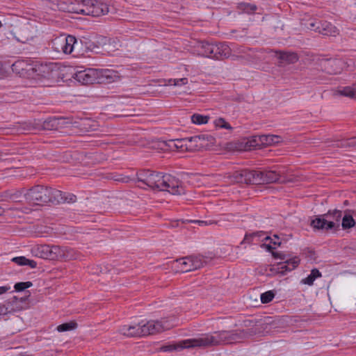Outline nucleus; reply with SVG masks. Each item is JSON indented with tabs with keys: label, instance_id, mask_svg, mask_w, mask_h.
<instances>
[{
	"label": "nucleus",
	"instance_id": "nucleus-1",
	"mask_svg": "<svg viewBox=\"0 0 356 356\" xmlns=\"http://www.w3.org/2000/svg\"><path fill=\"white\" fill-rule=\"evenodd\" d=\"M257 333V329L254 327L234 331L216 332L213 334H204L197 338L181 341L175 344L163 346L161 350L163 352H170L183 348H207L222 343H237L248 339Z\"/></svg>",
	"mask_w": 356,
	"mask_h": 356
},
{
	"label": "nucleus",
	"instance_id": "nucleus-2",
	"mask_svg": "<svg viewBox=\"0 0 356 356\" xmlns=\"http://www.w3.org/2000/svg\"><path fill=\"white\" fill-rule=\"evenodd\" d=\"M59 8L65 12L100 17L109 13L108 0H67Z\"/></svg>",
	"mask_w": 356,
	"mask_h": 356
},
{
	"label": "nucleus",
	"instance_id": "nucleus-3",
	"mask_svg": "<svg viewBox=\"0 0 356 356\" xmlns=\"http://www.w3.org/2000/svg\"><path fill=\"white\" fill-rule=\"evenodd\" d=\"M74 79L83 85L111 83L120 79L118 72L112 69L88 68L75 73Z\"/></svg>",
	"mask_w": 356,
	"mask_h": 356
},
{
	"label": "nucleus",
	"instance_id": "nucleus-4",
	"mask_svg": "<svg viewBox=\"0 0 356 356\" xmlns=\"http://www.w3.org/2000/svg\"><path fill=\"white\" fill-rule=\"evenodd\" d=\"M24 198L29 203L36 205L49 202L57 204L63 200L60 191L42 185L35 186L26 191Z\"/></svg>",
	"mask_w": 356,
	"mask_h": 356
},
{
	"label": "nucleus",
	"instance_id": "nucleus-5",
	"mask_svg": "<svg viewBox=\"0 0 356 356\" xmlns=\"http://www.w3.org/2000/svg\"><path fill=\"white\" fill-rule=\"evenodd\" d=\"M342 211L334 209L316 216L311 221L310 225L314 229L336 232L339 229Z\"/></svg>",
	"mask_w": 356,
	"mask_h": 356
},
{
	"label": "nucleus",
	"instance_id": "nucleus-6",
	"mask_svg": "<svg viewBox=\"0 0 356 356\" xmlns=\"http://www.w3.org/2000/svg\"><path fill=\"white\" fill-rule=\"evenodd\" d=\"M76 42V38L73 35H61L51 41V49L57 53L70 54Z\"/></svg>",
	"mask_w": 356,
	"mask_h": 356
},
{
	"label": "nucleus",
	"instance_id": "nucleus-7",
	"mask_svg": "<svg viewBox=\"0 0 356 356\" xmlns=\"http://www.w3.org/2000/svg\"><path fill=\"white\" fill-rule=\"evenodd\" d=\"M57 72L56 66L54 63H41L38 61H33V71L30 79H51Z\"/></svg>",
	"mask_w": 356,
	"mask_h": 356
},
{
	"label": "nucleus",
	"instance_id": "nucleus-8",
	"mask_svg": "<svg viewBox=\"0 0 356 356\" xmlns=\"http://www.w3.org/2000/svg\"><path fill=\"white\" fill-rule=\"evenodd\" d=\"M163 175L149 170H142L137 173L138 181L152 188L160 189Z\"/></svg>",
	"mask_w": 356,
	"mask_h": 356
},
{
	"label": "nucleus",
	"instance_id": "nucleus-9",
	"mask_svg": "<svg viewBox=\"0 0 356 356\" xmlns=\"http://www.w3.org/2000/svg\"><path fill=\"white\" fill-rule=\"evenodd\" d=\"M49 259L72 260L78 258V253L73 249L58 245H49Z\"/></svg>",
	"mask_w": 356,
	"mask_h": 356
},
{
	"label": "nucleus",
	"instance_id": "nucleus-10",
	"mask_svg": "<svg viewBox=\"0 0 356 356\" xmlns=\"http://www.w3.org/2000/svg\"><path fill=\"white\" fill-rule=\"evenodd\" d=\"M173 324L169 323L167 320L149 321L146 323H140L143 337L154 334L165 330L170 329Z\"/></svg>",
	"mask_w": 356,
	"mask_h": 356
},
{
	"label": "nucleus",
	"instance_id": "nucleus-11",
	"mask_svg": "<svg viewBox=\"0 0 356 356\" xmlns=\"http://www.w3.org/2000/svg\"><path fill=\"white\" fill-rule=\"evenodd\" d=\"M160 191H168L172 195L184 194L185 189L179 179L171 175H163Z\"/></svg>",
	"mask_w": 356,
	"mask_h": 356
},
{
	"label": "nucleus",
	"instance_id": "nucleus-12",
	"mask_svg": "<svg viewBox=\"0 0 356 356\" xmlns=\"http://www.w3.org/2000/svg\"><path fill=\"white\" fill-rule=\"evenodd\" d=\"M323 71L330 74H340L346 67V63L340 58H325L320 60Z\"/></svg>",
	"mask_w": 356,
	"mask_h": 356
},
{
	"label": "nucleus",
	"instance_id": "nucleus-13",
	"mask_svg": "<svg viewBox=\"0 0 356 356\" xmlns=\"http://www.w3.org/2000/svg\"><path fill=\"white\" fill-rule=\"evenodd\" d=\"M177 266L181 272H188L200 268L203 266V261L198 257H186L176 260Z\"/></svg>",
	"mask_w": 356,
	"mask_h": 356
},
{
	"label": "nucleus",
	"instance_id": "nucleus-14",
	"mask_svg": "<svg viewBox=\"0 0 356 356\" xmlns=\"http://www.w3.org/2000/svg\"><path fill=\"white\" fill-rule=\"evenodd\" d=\"M33 61L30 60H19L12 65V70L20 76L30 79L33 71Z\"/></svg>",
	"mask_w": 356,
	"mask_h": 356
},
{
	"label": "nucleus",
	"instance_id": "nucleus-15",
	"mask_svg": "<svg viewBox=\"0 0 356 356\" xmlns=\"http://www.w3.org/2000/svg\"><path fill=\"white\" fill-rule=\"evenodd\" d=\"M279 142V136L274 135H263L254 136L252 140H250V146L259 147L261 145L270 146Z\"/></svg>",
	"mask_w": 356,
	"mask_h": 356
},
{
	"label": "nucleus",
	"instance_id": "nucleus-16",
	"mask_svg": "<svg viewBox=\"0 0 356 356\" xmlns=\"http://www.w3.org/2000/svg\"><path fill=\"white\" fill-rule=\"evenodd\" d=\"M17 40L22 43H26L32 40L35 37V31L33 28L27 24L22 26L15 35Z\"/></svg>",
	"mask_w": 356,
	"mask_h": 356
},
{
	"label": "nucleus",
	"instance_id": "nucleus-17",
	"mask_svg": "<svg viewBox=\"0 0 356 356\" xmlns=\"http://www.w3.org/2000/svg\"><path fill=\"white\" fill-rule=\"evenodd\" d=\"M212 58L224 59L232 54V48L225 42L213 44Z\"/></svg>",
	"mask_w": 356,
	"mask_h": 356
},
{
	"label": "nucleus",
	"instance_id": "nucleus-18",
	"mask_svg": "<svg viewBox=\"0 0 356 356\" xmlns=\"http://www.w3.org/2000/svg\"><path fill=\"white\" fill-rule=\"evenodd\" d=\"M119 333L129 337H143L141 332L140 323L130 325H124L120 327Z\"/></svg>",
	"mask_w": 356,
	"mask_h": 356
},
{
	"label": "nucleus",
	"instance_id": "nucleus-19",
	"mask_svg": "<svg viewBox=\"0 0 356 356\" xmlns=\"http://www.w3.org/2000/svg\"><path fill=\"white\" fill-rule=\"evenodd\" d=\"M190 141L191 143L194 142L197 147L202 148L207 147L209 144H213L215 142V138L211 135L202 134L192 137L190 139Z\"/></svg>",
	"mask_w": 356,
	"mask_h": 356
},
{
	"label": "nucleus",
	"instance_id": "nucleus-20",
	"mask_svg": "<svg viewBox=\"0 0 356 356\" xmlns=\"http://www.w3.org/2000/svg\"><path fill=\"white\" fill-rule=\"evenodd\" d=\"M213 44L207 42H199L196 46L197 54L202 56L212 58Z\"/></svg>",
	"mask_w": 356,
	"mask_h": 356
},
{
	"label": "nucleus",
	"instance_id": "nucleus-21",
	"mask_svg": "<svg viewBox=\"0 0 356 356\" xmlns=\"http://www.w3.org/2000/svg\"><path fill=\"white\" fill-rule=\"evenodd\" d=\"M18 301V298L14 296L6 302V305H0V316L21 310L22 307H14V304L17 303Z\"/></svg>",
	"mask_w": 356,
	"mask_h": 356
},
{
	"label": "nucleus",
	"instance_id": "nucleus-22",
	"mask_svg": "<svg viewBox=\"0 0 356 356\" xmlns=\"http://www.w3.org/2000/svg\"><path fill=\"white\" fill-rule=\"evenodd\" d=\"M300 259L298 257H295L293 258L292 267L288 266L285 262L279 263L275 268H271V270H275L277 273L284 274L286 272L294 270L299 265Z\"/></svg>",
	"mask_w": 356,
	"mask_h": 356
},
{
	"label": "nucleus",
	"instance_id": "nucleus-23",
	"mask_svg": "<svg viewBox=\"0 0 356 356\" xmlns=\"http://www.w3.org/2000/svg\"><path fill=\"white\" fill-rule=\"evenodd\" d=\"M245 184H261V171L245 170Z\"/></svg>",
	"mask_w": 356,
	"mask_h": 356
},
{
	"label": "nucleus",
	"instance_id": "nucleus-24",
	"mask_svg": "<svg viewBox=\"0 0 356 356\" xmlns=\"http://www.w3.org/2000/svg\"><path fill=\"white\" fill-rule=\"evenodd\" d=\"M318 32L325 35L335 36L339 34L337 28L327 22H321V26H318Z\"/></svg>",
	"mask_w": 356,
	"mask_h": 356
},
{
	"label": "nucleus",
	"instance_id": "nucleus-25",
	"mask_svg": "<svg viewBox=\"0 0 356 356\" xmlns=\"http://www.w3.org/2000/svg\"><path fill=\"white\" fill-rule=\"evenodd\" d=\"M261 184L276 182L280 177V174L273 170L261 171Z\"/></svg>",
	"mask_w": 356,
	"mask_h": 356
},
{
	"label": "nucleus",
	"instance_id": "nucleus-26",
	"mask_svg": "<svg viewBox=\"0 0 356 356\" xmlns=\"http://www.w3.org/2000/svg\"><path fill=\"white\" fill-rule=\"evenodd\" d=\"M278 58L288 64L295 63L298 60L297 54L294 52L277 51Z\"/></svg>",
	"mask_w": 356,
	"mask_h": 356
},
{
	"label": "nucleus",
	"instance_id": "nucleus-27",
	"mask_svg": "<svg viewBox=\"0 0 356 356\" xmlns=\"http://www.w3.org/2000/svg\"><path fill=\"white\" fill-rule=\"evenodd\" d=\"M49 245H36L32 248V253L35 257L49 259Z\"/></svg>",
	"mask_w": 356,
	"mask_h": 356
},
{
	"label": "nucleus",
	"instance_id": "nucleus-28",
	"mask_svg": "<svg viewBox=\"0 0 356 356\" xmlns=\"http://www.w3.org/2000/svg\"><path fill=\"white\" fill-rule=\"evenodd\" d=\"M12 261L15 262L19 266H29L31 268H35L37 266V263L34 260H31L25 257H16L12 259Z\"/></svg>",
	"mask_w": 356,
	"mask_h": 356
},
{
	"label": "nucleus",
	"instance_id": "nucleus-29",
	"mask_svg": "<svg viewBox=\"0 0 356 356\" xmlns=\"http://www.w3.org/2000/svg\"><path fill=\"white\" fill-rule=\"evenodd\" d=\"M321 277V272L317 268H314L311 270V273L305 279H302L301 282L305 284L311 286L314 284V280Z\"/></svg>",
	"mask_w": 356,
	"mask_h": 356
},
{
	"label": "nucleus",
	"instance_id": "nucleus-30",
	"mask_svg": "<svg viewBox=\"0 0 356 356\" xmlns=\"http://www.w3.org/2000/svg\"><path fill=\"white\" fill-rule=\"evenodd\" d=\"M356 219L353 218V216L346 214L343 218L341 217V227L343 229L352 228L356 224Z\"/></svg>",
	"mask_w": 356,
	"mask_h": 356
},
{
	"label": "nucleus",
	"instance_id": "nucleus-31",
	"mask_svg": "<svg viewBox=\"0 0 356 356\" xmlns=\"http://www.w3.org/2000/svg\"><path fill=\"white\" fill-rule=\"evenodd\" d=\"M58 118H49L44 121L42 128L46 130L58 129Z\"/></svg>",
	"mask_w": 356,
	"mask_h": 356
},
{
	"label": "nucleus",
	"instance_id": "nucleus-32",
	"mask_svg": "<svg viewBox=\"0 0 356 356\" xmlns=\"http://www.w3.org/2000/svg\"><path fill=\"white\" fill-rule=\"evenodd\" d=\"M257 6L248 3L242 2L238 4V9L248 14L254 13L257 10Z\"/></svg>",
	"mask_w": 356,
	"mask_h": 356
},
{
	"label": "nucleus",
	"instance_id": "nucleus-33",
	"mask_svg": "<svg viewBox=\"0 0 356 356\" xmlns=\"http://www.w3.org/2000/svg\"><path fill=\"white\" fill-rule=\"evenodd\" d=\"M338 92L343 96L356 98V84L353 86H347L344 87L342 89L339 90Z\"/></svg>",
	"mask_w": 356,
	"mask_h": 356
},
{
	"label": "nucleus",
	"instance_id": "nucleus-34",
	"mask_svg": "<svg viewBox=\"0 0 356 356\" xmlns=\"http://www.w3.org/2000/svg\"><path fill=\"white\" fill-rule=\"evenodd\" d=\"M24 191L25 190L24 188L15 191L14 192L10 193L8 195V197L11 201L15 202H22V197H24Z\"/></svg>",
	"mask_w": 356,
	"mask_h": 356
},
{
	"label": "nucleus",
	"instance_id": "nucleus-35",
	"mask_svg": "<svg viewBox=\"0 0 356 356\" xmlns=\"http://www.w3.org/2000/svg\"><path fill=\"white\" fill-rule=\"evenodd\" d=\"M77 327V323L75 321H70L60 324L57 326L56 330L60 332H66L75 329Z\"/></svg>",
	"mask_w": 356,
	"mask_h": 356
},
{
	"label": "nucleus",
	"instance_id": "nucleus-36",
	"mask_svg": "<svg viewBox=\"0 0 356 356\" xmlns=\"http://www.w3.org/2000/svg\"><path fill=\"white\" fill-rule=\"evenodd\" d=\"M209 118L207 115L193 114L191 116V121L193 123L196 124H204L208 122Z\"/></svg>",
	"mask_w": 356,
	"mask_h": 356
},
{
	"label": "nucleus",
	"instance_id": "nucleus-37",
	"mask_svg": "<svg viewBox=\"0 0 356 356\" xmlns=\"http://www.w3.org/2000/svg\"><path fill=\"white\" fill-rule=\"evenodd\" d=\"M337 146L338 147L346 148V149L350 148V147H355L356 148V138H351V139L339 141L337 143Z\"/></svg>",
	"mask_w": 356,
	"mask_h": 356
},
{
	"label": "nucleus",
	"instance_id": "nucleus-38",
	"mask_svg": "<svg viewBox=\"0 0 356 356\" xmlns=\"http://www.w3.org/2000/svg\"><path fill=\"white\" fill-rule=\"evenodd\" d=\"M245 170L241 171H236L232 175V181L236 183L245 184Z\"/></svg>",
	"mask_w": 356,
	"mask_h": 356
},
{
	"label": "nucleus",
	"instance_id": "nucleus-39",
	"mask_svg": "<svg viewBox=\"0 0 356 356\" xmlns=\"http://www.w3.org/2000/svg\"><path fill=\"white\" fill-rule=\"evenodd\" d=\"M214 124L216 127L220 129H225L228 130H232V127L231 125L222 118H219L215 120Z\"/></svg>",
	"mask_w": 356,
	"mask_h": 356
},
{
	"label": "nucleus",
	"instance_id": "nucleus-40",
	"mask_svg": "<svg viewBox=\"0 0 356 356\" xmlns=\"http://www.w3.org/2000/svg\"><path fill=\"white\" fill-rule=\"evenodd\" d=\"M275 297V293L273 291H268L261 295V301L262 303H268L273 300Z\"/></svg>",
	"mask_w": 356,
	"mask_h": 356
},
{
	"label": "nucleus",
	"instance_id": "nucleus-41",
	"mask_svg": "<svg viewBox=\"0 0 356 356\" xmlns=\"http://www.w3.org/2000/svg\"><path fill=\"white\" fill-rule=\"evenodd\" d=\"M33 285L31 282H18L15 284V289L17 291H22L26 289L31 287Z\"/></svg>",
	"mask_w": 356,
	"mask_h": 356
},
{
	"label": "nucleus",
	"instance_id": "nucleus-42",
	"mask_svg": "<svg viewBox=\"0 0 356 356\" xmlns=\"http://www.w3.org/2000/svg\"><path fill=\"white\" fill-rule=\"evenodd\" d=\"M58 129L67 127L72 124V122L68 118L60 117L58 118Z\"/></svg>",
	"mask_w": 356,
	"mask_h": 356
},
{
	"label": "nucleus",
	"instance_id": "nucleus-43",
	"mask_svg": "<svg viewBox=\"0 0 356 356\" xmlns=\"http://www.w3.org/2000/svg\"><path fill=\"white\" fill-rule=\"evenodd\" d=\"M90 123V120L89 119H83L80 121L79 123V127L83 131H89L90 128L89 127Z\"/></svg>",
	"mask_w": 356,
	"mask_h": 356
},
{
	"label": "nucleus",
	"instance_id": "nucleus-44",
	"mask_svg": "<svg viewBox=\"0 0 356 356\" xmlns=\"http://www.w3.org/2000/svg\"><path fill=\"white\" fill-rule=\"evenodd\" d=\"M188 142H191L190 140H186V139H180V140H177L175 142V147L177 148V149H181V151L184 150L183 147L184 146H187V143Z\"/></svg>",
	"mask_w": 356,
	"mask_h": 356
},
{
	"label": "nucleus",
	"instance_id": "nucleus-45",
	"mask_svg": "<svg viewBox=\"0 0 356 356\" xmlns=\"http://www.w3.org/2000/svg\"><path fill=\"white\" fill-rule=\"evenodd\" d=\"M188 83L187 78H181V79H175L173 81V86H181Z\"/></svg>",
	"mask_w": 356,
	"mask_h": 356
},
{
	"label": "nucleus",
	"instance_id": "nucleus-46",
	"mask_svg": "<svg viewBox=\"0 0 356 356\" xmlns=\"http://www.w3.org/2000/svg\"><path fill=\"white\" fill-rule=\"evenodd\" d=\"M30 130L29 128L22 127V124L15 125L13 128H12V133H17L22 134L24 131Z\"/></svg>",
	"mask_w": 356,
	"mask_h": 356
},
{
	"label": "nucleus",
	"instance_id": "nucleus-47",
	"mask_svg": "<svg viewBox=\"0 0 356 356\" xmlns=\"http://www.w3.org/2000/svg\"><path fill=\"white\" fill-rule=\"evenodd\" d=\"M193 222H197L200 225H211L213 224H218V221H215L213 220H194Z\"/></svg>",
	"mask_w": 356,
	"mask_h": 356
},
{
	"label": "nucleus",
	"instance_id": "nucleus-48",
	"mask_svg": "<svg viewBox=\"0 0 356 356\" xmlns=\"http://www.w3.org/2000/svg\"><path fill=\"white\" fill-rule=\"evenodd\" d=\"M321 22L317 21V20H316L314 22H312L309 23L308 29L318 32V26H321Z\"/></svg>",
	"mask_w": 356,
	"mask_h": 356
},
{
	"label": "nucleus",
	"instance_id": "nucleus-49",
	"mask_svg": "<svg viewBox=\"0 0 356 356\" xmlns=\"http://www.w3.org/2000/svg\"><path fill=\"white\" fill-rule=\"evenodd\" d=\"M255 236H260L259 232H256V233H252V234H245V238L242 242L244 243V242H248V243H250L251 242V240L252 238Z\"/></svg>",
	"mask_w": 356,
	"mask_h": 356
},
{
	"label": "nucleus",
	"instance_id": "nucleus-50",
	"mask_svg": "<svg viewBox=\"0 0 356 356\" xmlns=\"http://www.w3.org/2000/svg\"><path fill=\"white\" fill-rule=\"evenodd\" d=\"M62 197H63V200L60 202H74L76 201V196L74 195H69V197H65L62 195Z\"/></svg>",
	"mask_w": 356,
	"mask_h": 356
},
{
	"label": "nucleus",
	"instance_id": "nucleus-51",
	"mask_svg": "<svg viewBox=\"0 0 356 356\" xmlns=\"http://www.w3.org/2000/svg\"><path fill=\"white\" fill-rule=\"evenodd\" d=\"M114 179L117 181L127 183L129 181V177H118L115 178Z\"/></svg>",
	"mask_w": 356,
	"mask_h": 356
},
{
	"label": "nucleus",
	"instance_id": "nucleus-52",
	"mask_svg": "<svg viewBox=\"0 0 356 356\" xmlns=\"http://www.w3.org/2000/svg\"><path fill=\"white\" fill-rule=\"evenodd\" d=\"M274 239H271V243H273L274 245H280L281 241H280V238L277 235L273 236Z\"/></svg>",
	"mask_w": 356,
	"mask_h": 356
},
{
	"label": "nucleus",
	"instance_id": "nucleus-53",
	"mask_svg": "<svg viewBox=\"0 0 356 356\" xmlns=\"http://www.w3.org/2000/svg\"><path fill=\"white\" fill-rule=\"evenodd\" d=\"M10 289V287L7 286H0V295L6 293Z\"/></svg>",
	"mask_w": 356,
	"mask_h": 356
},
{
	"label": "nucleus",
	"instance_id": "nucleus-54",
	"mask_svg": "<svg viewBox=\"0 0 356 356\" xmlns=\"http://www.w3.org/2000/svg\"><path fill=\"white\" fill-rule=\"evenodd\" d=\"M19 301L17 303H15L14 304V307H22V306L21 305L23 302H24V299L22 298H18Z\"/></svg>",
	"mask_w": 356,
	"mask_h": 356
},
{
	"label": "nucleus",
	"instance_id": "nucleus-55",
	"mask_svg": "<svg viewBox=\"0 0 356 356\" xmlns=\"http://www.w3.org/2000/svg\"><path fill=\"white\" fill-rule=\"evenodd\" d=\"M173 81H175V79H170L167 80L166 85L173 86Z\"/></svg>",
	"mask_w": 356,
	"mask_h": 356
},
{
	"label": "nucleus",
	"instance_id": "nucleus-56",
	"mask_svg": "<svg viewBox=\"0 0 356 356\" xmlns=\"http://www.w3.org/2000/svg\"><path fill=\"white\" fill-rule=\"evenodd\" d=\"M292 261H293V258L286 261L285 263L287 264L288 266L292 267V264H291V262H292Z\"/></svg>",
	"mask_w": 356,
	"mask_h": 356
},
{
	"label": "nucleus",
	"instance_id": "nucleus-57",
	"mask_svg": "<svg viewBox=\"0 0 356 356\" xmlns=\"http://www.w3.org/2000/svg\"><path fill=\"white\" fill-rule=\"evenodd\" d=\"M4 159V154L0 152V161Z\"/></svg>",
	"mask_w": 356,
	"mask_h": 356
},
{
	"label": "nucleus",
	"instance_id": "nucleus-58",
	"mask_svg": "<svg viewBox=\"0 0 356 356\" xmlns=\"http://www.w3.org/2000/svg\"><path fill=\"white\" fill-rule=\"evenodd\" d=\"M238 52H239V53H240V52H243V51H243V49L242 48H239V49H238Z\"/></svg>",
	"mask_w": 356,
	"mask_h": 356
},
{
	"label": "nucleus",
	"instance_id": "nucleus-59",
	"mask_svg": "<svg viewBox=\"0 0 356 356\" xmlns=\"http://www.w3.org/2000/svg\"><path fill=\"white\" fill-rule=\"evenodd\" d=\"M1 72H2V65L0 63V74H1Z\"/></svg>",
	"mask_w": 356,
	"mask_h": 356
},
{
	"label": "nucleus",
	"instance_id": "nucleus-60",
	"mask_svg": "<svg viewBox=\"0 0 356 356\" xmlns=\"http://www.w3.org/2000/svg\"><path fill=\"white\" fill-rule=\"evenodd\" d=\"M268 249H273V248L270 245H268Z\"/></svg>",
	"mask_w": 356,
	"mask_h": 356
},
{
	"label": "nucleus",
	"instance_id": "nucleus-61",
	"mask_svg": "<svg viewBox=\"0 0 356 356\" xmlns=\"http://www.w3.org/2000/svg\"><path fill=\"white\" fill-rule=\"evenodd\" d=\"M353 216H354V217H355V219H356V211H354V212H353Z\"/></svg>",
	"mask_w": 356,
	"mask_h": 356
},
{
	"label": "nucleus",
	"instance_id": "nucleus-62",
	"mask_svg": "<svg viewBox=\"0 0 356 356\" xmlns=\"http://www.w3.org/2000/svg\"><path fill=\"white\" fill-rule=\"evenodd\" d=\"M268 239H270V238L269 236H266V237L265 238V240H268Z\"/></svg>",
	"mask_w": 356,
	"mask_h": 356
},
{
	"label": "nucleus",
	"instance_id": "nucleus-63",
	"mask_svg": "<svg viewBox=\"0 0 356 356\" xmlns=\"http://www.w3.org/2000/svg\"><path fill=\"white\" fill-rule=\"evenodd\" d=\"M2 213V211H1V208L0 207V215Z\"/></svg>",
	"mask_w": 356,
	"mask_h": 356
}]
</instances>
